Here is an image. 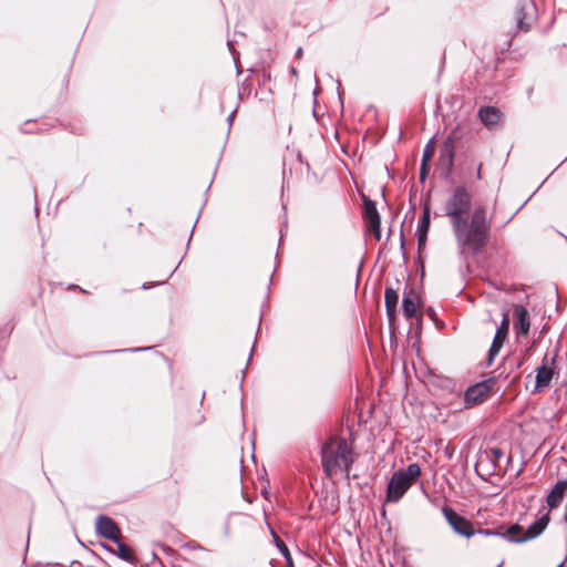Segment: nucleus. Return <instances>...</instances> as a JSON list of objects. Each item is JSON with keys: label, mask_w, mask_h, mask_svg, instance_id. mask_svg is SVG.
Instances as JSON below:
<instances>
[{"label": "nucleus", "mask_w": 567, "mask_h": 567, "mask_svg": "<svg viewBox=\"0 0 567 567\" xmlns=\"http://www.w3.org/2000/svg\"><path fill=\"white\" fill-rule=\"evenodd\" d=\"M471 208L472 195L465 186H456L444 205L461 251L475 256L487 245L492 220L484 205H476L473 212Z\"/></svg>", "instance_id": "1"}, {"label": "nucleus", "mask_w": 567, "mask_h": 567, "mask_svg": "<svg viewBox=\"0 0 567 567\" xmlns=\"http://www.w3.org/2000/svg\"><path fill=\"white\" fill-rule=\"evenodd\" d=\"M353 462V447L347 439L332 436L321 447L322 467L330 478L341 473L349 474Z\"/></svg>", "instance_id": "2"}, {"label": "nucleus", "mask_w": 567, "mask_h": 567, "mask_svg": "<svg viewBox=\"0 0 567 567\" xmlns=\"http://www.w3.org/2000/svg\"><path fill=\"white\" fill-rule=\"evenodd\" d=\"M421 476V467L411 463L406 468L395 471L386 486L385 502L398 503Z\"/></svg>", "instance_id": "3"}, {"label": "nucleus", "mask_w": 567, "mask_h": 567, "mask_svg": "<svg viewBox=\"0 0 567 567\" xmlns=\"http://www.w3.org/2000/svg\"><path fill=\"white\" fill-rule=\"evenodd\" d=\"M548 524V513H543L526 530H524V528L520 525L513 524L506 529L504 534L491 529H480L478 534H483L486 536L501 535L507 538L509 542L524 543L538 537L546 529Z\"/></svg>", "instance_id": "4"}, {"label": "nucleus", "mask_w": 567, "mask_h": 567, "mask_svg": "<svg viewBox=\"0 0 567 567\" xmlns=\"http://www.w3.org/2000/svg\"><path fill=\"white\" fill-rule=\"evenodd\" d=\"M559 358V349L555 348L551 352H547L539 367L536 368L535 385L533 393L543 392L550 386L551 380L556 372V364Z\"/></svg>", "instance_id": "5"}, {"label": "nucleus", "mask_w": 567, "mask_h": 567, "mask_svg": "<svg viewBox=\"0 0 567 567\" xmlns=\"http://www.w3.org/2000/svg\"><path fill=\"white\" fill-rule=\"evenodd\" d=\"M441 512L444 518L446 519L447 524L457 535L470 538L477 533L473 526V523L465 518L464 516L460 515L452 507L443 506Z\"/></svg>", "instance_id": "6"}, {"label": "nucleus", "mask_w": 567, "mask_h": 567, "mask_svg": "<svg viewBox=\"0 0 567 567\" xmlns=\"http://www.w3.org/2000/svg\"><path fill=\"white\" fill-rule=\"evenodd\" d=\"M362 218L367 231L373 234L375 240L381 239V217L377 209L375 202L363 196Z\"/></svg>", "instance_id": "7"}, {"label": "nucleus", "mask_w": 567, "mask_h": 567, "mask_svg": "<svg viewBox=\"0 0 567 567\" xmlns=\"http://www.w3.org/2000/svg\"><path fill=\"white\" fill-rule=\"evenodd\" d=\"M566 492L567 478L557 481L553 488L547 493L545 498L546 506H543L539 509V516L543 513H548V516L550 517V512L553 509H557L563 504Z\"/></svg>", "instance_id": "8"}, {"label": "nucleus", "mask_w": 567, "mask_h": 567, "mask_svg": "<svg viewBox=\"0 0 567 567\" xmlns=\"http://www.w3.org/2000/svg\"><path fill=\"white\" fill-rule=\"evenodd\" d=\"M509 330V313L508 310H504L502 313V321L499 326L496 329L494 339L492 341L491 348L488 350V360L489 362L493 361V359L501 351L504 342L507 339Z\"/></svg>", "instance_id": "9"}, {"label": "nucleus", "mask_w": 567, "mask_h": 567, "mask_svg": "<svg viewBox=\"0 0 567 567\" xmlns=\"http://www.w3.org/2000/svg\"><path fill=\"white\" fill-rule=\"evenodd\" d=\"M513 327L517 337H527L530 330V317L526 307L513 306Z\"/></svg>", "instance_id": "10"}, {"label": "nucleus", "mask_w": 567, "mask_h": 567, "mask_svg": "<svg viewBox=\"0 0 567 567\" xmlns=\"http://www.w3.org/2000/svg\"><path fill=\"white\" fill-rule=\"evenodd\" d=\"M96 533L112 542H117L121 537V529L115 520L106 515H100L95 522Z\"/></svg>", "instance_id": "11"}, {"label": "nucleus", "mask_w": 567, "mask_h": 567, "mask_svg": "<svg viewBox=\"0 0 567 567\" xmlns=\"http://www.w3.org/2000/svg\"><path fill=\"white\" fill-rule=\"evenodd\" d=\"M491 392V385L487 382H478L470 386L464 395V403L466 408H472L478 403L484 402Z\"/></svg>", "instance_id": "12"}, {"label": "nucleus", "mask_w": 567, "mask_h": 567, "mask_svg": "<svg viewBox=\"0 0 567 567\" xmlns=\"http://www.w3.org/2000/svg\"><path fill=\"white\" fill-rule=\"evenodd\" d=\"M478 117L487 128H495L502 122L503 113L495 106H482Z\"/></svg>", "instance_id": "13"}, {"label": "nucleus", "mask_w": 567, "mask_h": 567, "mask_svg": "<svg viewBox=\"0 0 567 567\" xmlns=\"http://www.w3.org/2000/svg\"><path fill=\"white\" fill-rule=\"evenodd\" d=\"M534 4L530 0H520L516 10V21L518 29L528 31L530 27V13Z\"/></svg>", "instance_id": "14"}, {"label": "nucleus", "mask_w": 567, "mask_h": 567, "mask_svg": "<svg viewBox=\"0 0 567 567\" xmlns=\"http://www.w3.org/2000/svg\"><path fill=\"white\" fill-rule=\"evenodd\" d=\"M419 307L420 300L417 293L413 289L404 292L402 308L403 315L408 320H411L416 316Z\"/></svg>", "instance_id": "15"}, {"label": "nucleus", "mask_w": 567, "mask_h": 567, "mask_svg": "<svg viewBox=\"0 0 567 567\" xmlns=\"http://www.w3.org/2000/svg\"><path fill=\"white\" fill-rule=\"evenodd\" d=\"M430 221H431L430 208L427 206H425L423 209L422 217L419 220L417 230H416L419 250L422 249L426 244L427 233L430 229Z\"/></svg>", "instance_id": "16"}, {"label": "nucleus", "mask_w": 567, "mask_h": 567, "mask_svg": "<svg viewBox=\"0 0 567 567\" xmlns=\"http://www.w3.org/2000/svg\"><path fill=\"white\" fill-rule=\"evenodd\" d=\"M384 302L389 320L393 321L396 315V306L399 302V295L393 288L388 287L385 289Z\"/></svg>", "instance_id": "17"}, {"label": "nucleus", "mask_w": 567, "mask_h": 567, "mask_svg": "<svg viewBox=\"0 0 567 567\" xmlns=\"http://www.w3.org/2000/svg\"><path fill=\"white\" fill-rule=\"evenodd\" d=\"M173 567H204V565L193 553L189 556L174 555L172 560Z\"/></svg>", "instance_id": "18"}, {"label": "nucleus", "mask_w": 567, "mask_h": 567, "mask_svg": "<svg viewBox=\"0 0 567 567\" xmlns=\"http://www.w3.org/2000/svg\"><path fill=\"white\" fill-rule=\"evenodd\" d=\"M116 544V547H117V556L126 561H134L135 560V554L133 551V549L131 547H128L126 544H124L122 540H121V537H118V540L117 542H114Z\"/></svg>", "instance_id": "19"}, {"label": "nucleus", "mask_w": 567, "mask_h": 567, "mask_svg": "<svg viewBox=\"0 0 567 567\" xmlns=\"http://www.w3.org/2000/svg\"><path fill=\"white\" fill-rule=\"evenodd\" d=\"M441 155L447 158L449 165H452L454 155H455V146L454 138L449 136L441 146Z\"/></svg>", "instance_id": "20"}, {"label": "nucleus", "mask_w": 567, "mask_h": 567, "mask_svg": "<svg viewBox=\"0 0 567 567\" xmlns=\"http://www.w3.org/2000/svg\"><path fill=\"white\" fill-rule=\"evenodd\" d=\"M433 154H434V146H433V142L430 141L423 151L422 165H421V178L422 179L424 178L425 173H426V164L432 158Z\"/></svg>", "instance_id": "21"}, {"label": "nucleus", "mask_w": 567, "mask_h": 567, "mask_svg": "<svg viewBox=\"0 0 567 567\" xmlns=\"http://www.w3.org/2000/svg\"><path fill=\"white\" fill-rule=\"evenodd\" d=\"M271 534H272L274 542H275L277 548L279 549L281 555L287 559V561L290 563L291 561V557H290V553H289V549H288L287 545L285 544V542L278 535H276L275 532H271Z\"/></svg>", "instance_id": "22"}, {"label": "nucleus", "mask_w": 567, "mask_h": 567, "mask_svg": "<svg viewBox=\"0 0 567 567\" xmlns=\"http://www.w3.org/2000/svg\"><path fill=\"white\" fill-rule=\"evenodd\" d=\"M492 454L495 456V458H499L503 455V451L501 449H493Z\"/></svg>", "instance_id": "23"}, {"label": "nucleus", "mask_w": 567, "mask_h": 567, "mask_svg": "<svg viewBox=\"0 0 567 567\" xmlns=\"http://www.w3.org/2000/svg\"><path fill=\"white\" fill-rule=\"evenodd\" d=\"M476 178L477 179H481L482 178V163L478 164L477 166V169H476Z\"/></svg>", "instance_id": "24"}, {"label": "nucleus", "mask_w": 567, "mask_h": 567, "mask_svg": "<svg viewBox=\"0 0 567 567\" xmlns=\"http://www.w3.org/2000/svg\"><path fill=\"white\" fill-rule=\"evenodd\" d=\"M564 522L567 524V503H566V506H565Z\"/></svg>", "instance_id": "25"}, {"label": "nucleus", "mask_w": 567, "mask_h": 567, "mask_svg": "<svg viewBox=\"0 0 567 567\" xmlns=\"http://www.w3.org/2000/svg\"><path fill=\"white\" fill-rule=\"evenodd\" d=\"M503 565H504V561H501V563L497 565V567H503Z\"/></svg>", "instance_id": "26"}, {"label": "nucleus", "mask_w": 567, "mask_h": 567, "mask_svg": "<svg viewBox=\"0 0 567 567\" xmlns=\"http://www.w3.org/2000/svg\"><path fill=\"white\" fill-rule=\"evenodd\" d=\"M557 567H564V565H563V564H559Z\"/></svg>", "instance_id": "27"}]
</instances>
